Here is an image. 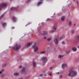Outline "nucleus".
Instances as JSON below:
<instances>
[{
	"mask_svg": "<svg viewBox=\"0 0 79 79\" xmlns=\"http://www.w3.org/2000/svg\"><path fill=\"white\" fill-rule=\"evenodd\" d=\"M67 68V66H66V65L65 64H63L62 65V68L63 69H66Z\"/></svg>",
	"mask_w": 79,
	"mask_h": 79,
	"instance_id": "nucleus-5",
	"label": "nucleus"
},
{
	"mask_svg": "<svg viewBox=\"0 0 79 79\" xmlns=\"http://www.w3.org/2000/svg\"><path fill=\"white\" fill-rule=\"evenodd\" d=\"M62 77V76L60 75L59 76V78H60V79H61Z\"/></svg>",
	"mask_w": 79,
	"mask_h": 79,
	"instance_id": "nucleus-26",
	"label": "nucleus"
},
{
	"mask_svg": "<svg viewBox=\"0 0 79 79\" xmlns=\"http://www.w3.org/2000/svg\"><path fill=\"white\" fill-rule=\"evenodd\" d=\"M42 60L44 63H45L47 61V58L46 57H43L42 58Z\"/></svg>",
	"mask_w": 79,
	"mask_h": 79,
	"instance_id": "nucleus-4",
	"label": "nucleus"
},
{
	"mask_svg": "<svg viewBox=\"0 0 79 79\" xmlns=\"http://www.w3.org/2000/svg\"><path fill=\"white\" fill-rule=\"evenodd\" d=\"M45 53V52L44 51H41L40 52V53H41V54Z\"/></svg>",
	"mask_w": 79,
	"mask_h": 79,
	"instance_id": "nucleus-22",
	"label": "nucleus"
},
{
	"mask_svg": "<svg viewBox=\"0 0 79 79\" xmlns=\"http://www.w3.org/2000/svg\"><path fill=\"white\" fill-rule=\"evenodd\" d=\"M31 43H29L27 44V47H29V46H31Z\"/></svg>",
	"mask_w": 79,
	"mask_h": 79,
	"instance_id": "nucleus-16",
	"label": "nucleus"
},
{
	"mask_svg": "<svg viewBox=\"0 0 79 79\" xmlns=\"http://www.w3.org/2000/svg\"><path fill=\"white\" fill-rule=\"evenodd\" d=\"M54 42L55 44H57L58 43V40L57 39H56L54 40Z\"/></svg>",
	"mask_w": 79,
	"mask_h": 79,
	"instance_id": "nucleus-15",
	"label": "nucleus"
},
{
	"mask_svg": "<svg viewBox=\"0 0 79 79\" xmlns=\"http://www.w3.org/2000/svg\"><path fill=\"white\" fill-rule=\"evenodd\" d=\"M78 48H79V47H78Z\"/></svg>",
	"mask_w": 79,
	"mask_h": 79,
	"instance_id": "nucleus-41",
	"label": "nucleus"
},
{
	"mask_svg": "<svg viewBox=\"0 0 79 79\" xmlns=\"http://www.w3.org/2000/svg\"><path fill=\"white\" fill-rule=\"evenodd\" d=\"M32 64L33 65V66L34 67H36V62L35 61H34L33 63Z\"/></svg>",
	"mask_w": 79,
	"mask_h": 79,
	"instance_id": "nucleus-7",
	"label": "nucleus"
},
{
	"mask_svg": "<svg viewBox=\"0 0 79 79\" xmlns=\"http://www.w3.org/2000/svg\"><path fill=\"white\" fill-rule=\"evenodd\" d=\"M52 32H53V31H52Z\"/></svg>",
	"mask_w": 79,
	"mask_h": 79,
	"instance_id": "nucleus-37",
	"label": "nucleus"
},
{
	"mask_svg": "<svg viewBox=\"0 0 79 79\" xmlns=\"http://www.w3.org/2000/svg\"><path fill=\"white\" fill-rule=\"evenodd\" d=\"M12 29H15V27H12Z\"/></svg>",
	"mask_w": 79,
	"mask_h": 79,
	"instance_id": "nucleus-33",
	"label": "nucleus"
},
{
	"mask_svg": "<svg viewBox=\"0 0 79 79\" xmlns=\"http://www.w3.org/2000/svg\"><path fill=\"white\" fill-rule=\"evenodd\" d=\"M42 34L44 35V36H45V35H47V32H43Z\"/></svg>",
	"mask_w": 79,
	"mask_h": 79,
	"instance_id": "nucleus-9",
	"label": "nucleus"
},
{
	"mask_svg": "<svg viewBox=\"0 0 79 79\" xmlns=\"http://www.w3.org/2000/svg\"><path fill=\"white\" fill-rule=\"evenodd\" d=\"M49 75L50 76H52V73H50L49 74Z\"/></svg>",
	"mask_w": 79,
	"mask_h": 79,
	"instance_id": "nucleus-28",
	"label": "nucleus"
},
{
	"mask_svg": "<svg viewBox=\"0 0 79 79\" xmlns=\"http://www.w3.org/2000/svg\"><path fill=\"white\" fill-rule=\"evenodd\" d=\"M13 20H14V21H16V18L14 17L13 18Z\"/></svg>",
	"mask_w": 79,
	"mask_h": 79,
	"instance_id": "nucleus-19",
	"label": "nucleus"
},
{
	"mask_svg": "<svg viewBox=\"0 0 79 79\" xmlns=\"http://www.w3.org/2000/svg\"><path fill=\"white\" fill-rule=\"evenodd\" d=\"M26 71V69L23 68V69L22 70V73H24Z\"/></svg>",
	"mask_w": 79,
	"mask_h": 79,
	"instance_id": "nucleus-12",
	"label": "nucleus"
},
{
	"mask_svg": "<svg viewBox=\"0 0 79 79\" xmlns=\"http://www.w3.org/2000/svg\"><path fill=\"white\" fill-rule=\"evenodd\" d=\"M6 25V23H2V26H3V27H5Z\"/></svg>",
	"mask_w": 79,
	"mask_h": 79,
	"instance_id": "nucleus-17",
	"label": "nucleus"
},
{
	"mask_svg": "<svg viewBox=\"0 0 79 79\" xmlns=\"http://www.w3.org/2000/svg\"><path fill=\"white\" fill-rule=\"evenodd\" d=\"M68 24L69 26H71V24H72L71 22V21L69 22Z\"/></svg>",
	"mask_w": 79,
	"mask_h": 79,
	"instance_id": "nucleus-13",
	"label": "nucleus"
},
{
	"mask_svg": "<svg viewBox=\"0 0 79 79\" xmlns=\"http://www.w3.org/2000/svg\"><path fill=\"white\" fill-rule=\"evenodd\" d=\"M19 61H20V60H19Z\"/></svg>",
	"mask_w": 79,
	"mask_h": 79,
	"instance_id": "nucleus-40",
	"label": "nucleus"
},
{
	"mask_svg": "<svg viewBox=\"0 0 79 79\" xmlns=\"http://www.w3.org/2000/svg\"><path fill=\"white\" fill-rule=\"evenodd\" d=\"M44 39H46V37H44Z\"/></svg>",
	"mask_w": 79,
	"mask_h": 79,
	"instance_id": "nucleus-35",
	"label": "nucleus"
},
{
	"mask_svg": "<svg viewBox=\"0 0 79 79\" xmlns=\"http://www.w3.org/2000/svg\"><path fill=\"white\" fill-rule=\"evenodd\" d=\"M61 73H59V72H57L56 73V74H60Z\"/></svg>",
	"mask_w": 79,
	"mask_h": 79,
	"instance_id": "nucleus-30",
	"label": "nucleus"
},
{
	"mask_svg": "<svg viewBox=\"0 0 79 79\" xmlns=\"http://www.w3.org/2000/svg\"><path fill=\"white\" fill-rule=\"evenodd\" d=\"M72 33H73V31H72Z\"/></svg>",
	"mask_w": 79,
	"mask_h": 79,
	"instance_id": "nucleus-39",
	"label": "nucleus"
},
{
	"mask_svg": "<svg viewBox=\"0 0 79 79\" xmlns=\"http://www.w3.org/2000/svg\"><path fill=\"white\" fill-rule=\"evenodd\" d=\"M41 3H42V2H38L37 5L38 6H39V5H40L41 4Z\"/></svg>",
	"mask_w": 79,
	"mask_h": 79,
	"instance_id": "nucleus-21",
	"label": "nucleus"
},
{
	"mask_svg": "<svg viewBox=\"0 0 79 79\" xmlns=\"http://www.w3.org/2000/svg\"><path fill=\"white\" fill-rule=\"evenodd\" d=\"M41 76H42V74H41Z\"/></svg>",
	"mask_w": 79,
	"mask_h": 79,
	"instance_id": "nucleus-38",
	"label": "nucleus"
},
{
	"mask_svg": "<svg viewBox=\"0 0 79 79\" xmlns=\"http://www.w3.org/2000/svg\"><path fill=\"white\" fill-rule=\"evenodd\" d=\"M19 69H22V66H20L19 67Z\"/></svg>",
	"mask_w": 79,
	"mask_h": 79,
	"instance_id": "nucleus-29",
	"label": "nucleus"
},
{
	"mask_svg": "<svg viewBox=\"0 0 79 79\" xmlns=\"http://www.w3.org/2000/svg\"><path fill=\"white\" fill-rule=\"evenodd\" d=\"M73 51H76L77 50V48L76 47H73L72 48Z\"/></svg>",
	"mask_w": 79,
	"mask_h": 79,
	"instance_id": "nucleus-14",
	"label": "nucleus"
},
{
	"mask_svg": "<svg viewBox=\"0 0 79 79\" xmlns=\"http://www.w3.org/2000/svg\"><path fill=\"white\" fill-rule=\"evenodd\" d=\"M50 69H52V67H50Z\"/></svg>",
	"mask_w": 79,
	"mask_h": 79,
	"instance_id": "nucleus-34",
	"label": "nucleus"
},
{
	"mask_svg": "<svg viewBox=\"0 0 79 79\" xmlns=\"http://www.w3.org/2000/svg\"><path fill=\"white\" fill-rule=\"evenodd\" d=\"M70 51L69 50H67L66 51V53H69V52Z\"/></svg>",
	"mask_w": 79,
	"mask_h": 79,
	"instance_id": "nucleus-20",
	"label": "nucleus"
},
{
	"mask_svg": "<svg viewBox=\"0 0 79 79\" xmlns=\"http://www.w3.org/2000/svg\"><path fill=\"white\" fill-rule=\"evenodd\" d=\"M6 6V4H3L2 5H1L0 6V9L2 8V7L3 8V7H5V6Z\"/></svg>",
	"mask_w": 79,
	"mask_h": 79,
	"instance_id": "nucleus-6",
	"label": "nucleus"
},
{
	"mask_svg": "<svg viewBox=\"0 0 79 79\" xmlns=\"http://www.w3.org/2000/svg\"><path fill=\"white\" fill-rule=\"evenodd\" d=\"M47 41H50L51 40V38H48L47 39Z\"/></svg>",
	"mask_w": 79,
	"mask_h": 79,
	"instance_id": "nucleus-24",
	"label": "nucleus"
},
{
	"mask_svg": "<svg viewBox=\"0 0 79 79\" xmlns=\"http://www.w3.org/2000/svg\"><path fill=\"white\" fill-rule=\"evenodd\" d=\"M20 48V46L19 45H15V47H14V50H16L18 51L19 48Z\"/></svg>",
	"mask_w": 79,
	"mask_h": 79,
	"instance_id": "nucleus-2",
	"label": "nucleus"
},
{
	"mask_svg": "<svg viewBox=\"0 0 79 79\" xmlns=\"http://www.w3.org/2000/svg\"><path fill=\"white\" fill-rule=\"evenodd\" d=\"M53 31H55L56 30V27L55 26V27H53Z\"/></svg>",
	"mask_w": 79,
	"mask_h": 79,
	"instance_id": "nucleus-11",
	"label": "nucleus"
},
{
	"mask_svg": "<svg viewBox=\"0 0 79 79\" xmlns=\"http://www.w3.org/2000/svg\"><path fill=\"white\" fill-rule=\"evenodd\" d=\"M2 71H0V74H1V73H2Z\"/></svg>",
	"mask_w": 79,
	"mask_h": 79,
	"instance_id": "nucleus-32",
	"label": "nucleus"
},
{
	"mask_svg": "<svg viewBox=\"0 0 79 79\" xmlns=\"http://www.w3.org/2000/svg\"><path fill=\"white\" fill-rule=\"evenodd\" d=\"M10 10H14V8L11 7V8H10Z\"/></svg>",
	"mask_w": 79,
	"mask_h": 79,
	"instance_id": "nucleus-27",
	"label": "nucleus"
},
{
	"mask_svg": "<svg viewBox=\"0 0 79 79\" xmlns=\"http://www.w3.org/2000/svg\"><path fill=\"white\" fill-rule=\"evenodd\" d=\"M61 19L62 20L64 21V16L61 17Z\"/></svg>",
	"mask_w": 79,
	"mask_h": 79,
	"instance_id": "nucleus-18",
	"label": "nucleus"
},
{
	"mask_svg": "<svg viewBox=\"0 0 79 79\" xmlns=\"http://www.w3.org/2000/svg\"><path fill=\"white\" fill-rule=\"evenodd\" d=\"M58 57L59 58H60V59L61 58H63V56L61 55H59Z\"/></svg>",
	"mask_w": 79,
	"mask_h": 79,
	"instance_id": "nucleus-10",
	"label": "nucleus"
},
{
	"mask_svg": "<svg viewBox=\"0 0 79 79\" xmlns=\"http://www.w3.org/2000/svg\"><path fill=\"white\" fill-rule=\"evenodd\" d=\"M77 74V72L75 71L73 69H71L68 74L69 76H74Z\"/></svg>",
	"mask_w": 79,
	"mask_h": 79,
	"instance_id": "nucleus-1",
	"label": "nucleus"
},
{
	"mask_svg": "<svg viewBox=\"0 0 79 79\" xmlns=\"http://www.w3.org/2000/svg\"><path fill=\"white\" fill-rule=\"evenodd\" d=\"M76 25V24H74V26H75Z\"/></svg>",
	"mask_w": 79,
	"mask_h": 79,
	"instance_id": "nucleus-36",
	"label": "nucleus"
},
{
	"mask_svg": "<svg viewBox=\"0 0 79 79\" xmlns=\"http://www.w3.org/2000/svg\"><path fill=\"white\" fill-rule=\"evenodd\" d=\"M6 64H5L3 65V67H4V68H5V67H6Z\"/></svg>",
	"mask_w": 79,
	"mask_h": 79,
	"instance_id": "nucleus-23",
	"label": "nucleus"
},
{
	"mask_svg": "<svg viewBox=\"0 0 79 79\" xmlns=\"http://www.w3.org/2000/svg\"><path fill=\"white\" fill-rule=\"evenodd\" d=\"M62 44L63 45H65V42H64V41H62Z\"/></svg>",
	"mask_w": 79,
	"mask_h": 79,
	"instance_id": "nucleus-25",
	"label": "nucleus"
},
{
	"mask_svg": "<svg viewBox=\"0 0 79 79\" xmlns=\"http://www.w3.org/2000/svg\"><path fill=\"white\" fill-rule=\"evenodd\" d=\"M64 37V36H62L61 37V38H60V39H63V38Z\"/></svg>",
	"mask_w": 79,
	"mask_h": 79,
	"instance_id": "nucleus-31",
	"label": "nucleus"
},
{
	"mask_svg": "<svg viewBox=\"0 0 79 79\" xmlns=\"http://www.w3.org/2000/svg\"><path fill=\"white\" fill-rule=\"evenodd\" d=\"M37 43H35V45L33 46V48H34V51L35 52H37V50H38V48L37 46Z\"/></svg>",
	"mask_w": 79,
	"mask_h": 79,
	"instance_id": "nucleus-3",
	"label": "nucleus"
},
{
	"mask_svg": "<svg viewBox=\"0 0 79 79\" xmlns=\"http://www.w3.org/2000/svg\"><path fill=\"white\" fill-rule=\"evenodd\" d=\"M14 75L15 76H18L19 75V73H14Z\"/></svg>",
	"mask_w": 79,
	"mask_h": 79,
	"instance_id": "nucleus-8",
	"label": "nucleus"
}]
</instances>
